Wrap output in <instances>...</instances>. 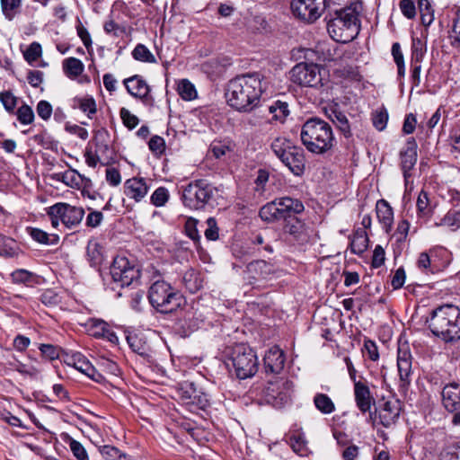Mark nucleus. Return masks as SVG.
Segmentation results:
<instances>
[{
	"instance_id": "f257e3e1",
	"label": "nucleus",
	"mask_w": 460,
	"mask_h": 460,
	"mask_svg": "<svg viewBox=\"0 0 460 460\" xmlns=\"http://www.w3.org/2000/svg\"><path fill=\"white\" fill-rule=\"evenodd\" d=\"M262 76L258 73L236 76L229 81L226 97L230 106L237 111H248L259 102L265 91Z\"/></svg>"
},
{
	"instance_id": "f03ea898",
	"label": "nucleus",
	"mask_w": 460,
	"mask_h": 460,
	"mask_svg": "<svg viewBox=\"0 0 460 460\" xmlns=\"http://www.w3.org/2000/svg\"><path fill=\"white\" fill-rule=\"evenodd\" d=\"M429 327L431 332L445 342L460 340V309L444 305L432 311Z\"/></svg>"
},
{
	"instance_id": "7ed1b4c3",
	"label": "nucleus",
	"mask_w": 460,
	"mask_h": 460,
	"mask_svg": "<svg viewBox=\"0 0 460 460\" xmlns=\"http://www.w3.org/2000/svg\"><path fill=\"white\" fill-rule=\"evenodd\" d=\"M300 137L305 148L316 155L329 151L334 143L332 127L319 118L308 119L303 124Z\"/></svg>"
},
{
	"instance_id": "20e7f679",
	"label": "nucleus",
	"mask_w": 460,
	"mask_h": 460,
	"mask_svg": "<svg viewBox=\"0 0 460 460\" xmlns=\"http://www.w3.org/2000/svg\"><path fill=\"white\" fill-rule=\"evenodd\" d=\"M232 366L236 376L246 379L253 376L258 370V358L252 348L243 343L230 349L227 366Z\"/></svg>"
},
{
	"instance_id": "39448f33",
	"label": "nucleus",
	"mask_w": 460,
	"mask_h": 460,
	"mask_svg": "<svg viewBox=\"0 0 460 460\" xmlns=\"http://www.w3.org/2000/svg\"><path fill=\"white\" fill-rule=\"evenodd\" d=\"M334 17L332 18L327 24V30L330 36L338 42H349L358 32L359 28V13L350 11L348 13L341 12L333 13Z\"/></svg>"
},
{
	"instance_id": "423d86ee",
	"label": "nucleus",
	"mask_w": 460,
	"mask_h": 460,
	"mask_svg": "<svg viewBox=\"0 0 460 460\" xmlns=\"http://www.w3.org/2000/svg\"><path fill=\"white\" fill-rule=\"evenodd\" d=\"M148 299L157 311L167 314L176 310L183 300L182 296L164 280H155L148 291Z\"/></svg>"
},
{
	"instance_id": "0eeeda50",
	"label": "nucleus",
	"mask_w": 460,
	"mask_h": 460,
	"mask_svg": "<svg viewBox=\"0 0 460 460\" xmlns=\"http://www.w3.org/2000/svg\"><path fill=\"white\" fill-rule=\"evenodd\" d=\"M217 189L205 180L190 182L182 191V202L185 207L198 210L202 209L215 197Z\"/></svg>"
},
{
	"instance_id": "6e6552de",
	"label": "nucleus",
	"mask_w": 460,
	"mask_h": 460,
	"mask_svg": "<svg viewBox=\"0 0 460 460\" xmlns=\"http://www.w3.org/2000/svg\"><path fill=\"white\" fill-rule=\"evenodd\" d=\"M292 392V382L283 377H276L268 381L261 391V395L267 403L281 408L290 401Z\"/></svg>"
},
{
	"instance_id": "1a4fd4ad",
	"label": "nucleus",
	"mask_w": 460,
	"mask_h": 460,
	"mask_svg": "<svg viewBox=\"0 0 460 460\" xmlns=\"http://www.w3.org/2000/svg\"><path fill=\"white\" fill-rule=\"evenodd\" d=\"M293 83L301 86L317 87L322 85V68L314 63H299L296 65L291 72Z\"/></svg>"
},
{
	"instance_id": "9d476101",
	"label": "nucleus",
	"mask_w": 460,
	"mask_h": 460,
	"mask_svg": "<svg viewBox=\"0 0 460 460\" xmlns=\"http://www.w3.org/2000/svg\"><path fill=\"white\" fill-rule=\"evenodd\" d=\"M326 6V0H292L290 4L294 16L308 23L320 18Z\"/></svg>"
},
{
	"instance_id": "9b49d317",
	"label": "nucleus",
	"mask_w": 460,
	"mask_h": 460,
	"mask_svg": "<svg viewBox=\"0 0 460 460\" xmlns=\"http://www.w3.org/2000/svg\"><path fill=\"white\" fill-rule=\"evenodd\" d=\"M111 275L114 282L126 287L137 278L138 271L126 257H116L111 267Z\"/></svg>"
},
{
	"instance_id": "f8f14e48",
	"label": "nucleus",
	"mask_w": 460,
	"mask_h": 460,
	"mask_svg": "<svg viewBox=\"0 0 460 460\" xmlns=\"http://www.w3.org/2000/svg\"><path fill=\"white\" fill-rule=\"evenodd\" d=\"M48 215L59 217L60 221L67 228H72L82 222L84 216V210L82 208L71 206L66 203H57L49 207Z\"/></svg>"
},
{
	"instance_id": "ddd939ff",
	"label": "nucleus",
	"mask_w": 460,
	"mask_h": 460,
	"mask_svg": "<svg viewBox=\"0 0 460 460\" xmlns=\"http://www.w3.org/2000/svg\"><path fill=\"white\" fill-rule=\"evenodd\" d=\"M444 408L453 413L452 424L460 426V384L450 383L441 392Z\"/></svg>"
},
{
	"instance_id": "4468645a",
	"label": "nucleus",
	"mask_w": 460,
	"mask_h": 460,
	"mask_svg": "<svg viewBox=\"0 0 460 460\" xmlns=\"http://www.w3.org/2000/svg\"><path fill=\"white\" fill-rule=\"evenodd\" d=\"M178 394L184 404L196 406L199 409H204L208 405L206 394L197 390L192 383L184 382L181 384Z\"/></svg>"
},
{
	"instance_id": "2eb2a0df",
	"label": "nucleus",
	"mask_w": 460,
	"mask_h": 460,
	"mask_svg": "<svg viewBox=\"0 0 460 460\" xmlns=\"http://www.w3.org/2000/svg\"><path fill=\"white\" fill-rule=\"evenodd\" d=\"M411 354L408 348H399L397 355V369L399 374L400 388L406 390L411 381Z\"/></svg>"
},
{
	"instance_id": "dca6fc26",
	"label": "nucleus",
	"mask_w": 460,
	"mask_h": 460,
	"mask_svg": "<svg viewBox=\"0 0 460 460\" xmlns=\"http://www.w3.org/2000/svg\"><path fill=\"white\" fill-rule=\"evenodd\" d=\"M280 161L296 176L303 174L305 168V157L304 150L292 146Z\"/></svg>"
},
{
	"instance_id": "f3484780",
	"label": "nucleus",
	"mask_w": 460,
	"mask_h": 460,
	"mask_svg": "<svg viewBox=\"0 0 460 460\" xmlns=\"http://www.w3.org/2000/svg\"><path fill=\"white\" fill-rule=\"evenodd\" d=\"M66 363L96 382H101L103 378L90 361L81 353L77 352L68 356L66 359Z\"/></svg>"
},
{
	"instance_id": "a211bd4d",
	"label": "nucleus",
	"mask_w": 460,
	"mask_h": 460,
	"mask_svg": "<svg viewBox=\"0 0 460 460\" xmlns=\"http://www.w3.org/2000/svg\"><path fill=\"white\" fill-rule=\"evenodd\" d=\"M274 264L264 260H257L250 262L246 267L248 278L252 280L267 279L276 272Z\"/></svg>"
},
{
	"instance_id": "6ab92c4d",
	"label": "nucleus",
	"mask_w": 460,
	"mask_h": 460,
	"mask_svg": "<svg viewBox=\"0 0 460 460\" xmlns=\"http://www.w3.org/2000/svg\"><path fill=\"white\" fill-rule=\"evenodd\" d=\"M354 397L357 407L362 413L369 411L375 402L370 389L365 381H355Z\"/></svg>"
},
{
	"instance_id": "aec40b11",
	"label": "nucleus",
	"mask_w": 460,
	"mask_h": 460,
	"mask_svg": "<svg viewBox=\"0 0 460 460\" xmlns=\"http://www.w3.org/2000/svg\"><path fill=\"white\" fill-rule=\"evenodd\" d=\"M264 367L267 373L279 374L285 365V356L282 349L278 346H273L266 352L264 356Z\"/></svg>"
},
{
	"instance_id": "412c9836",
	"label": "nucleus",
	"mask_w": 460,
	"mask_h": 460,
	"mask_svg": "<svg viewBox=\"0 0 460 460\" xmlns=\"http://www.w3.org/2000/svg\"><path fill=\"white\" fill-rule=\"evenodd\" d=\"M149 190L148 185L144 178L128 179L124 183L125 195L137 202L142 200L146 197Z\"/></svg>"
},
{
	"instance_id": "4be33fe9",
	"label": "nucleus",
	"mask_w": 460,
	"mask_h": 460,
	"mask_svg": "<svg viewBox=\"0 0 460 460\" xmlns=\"http://www.w3.org/2000/svg\"><path fill=\"white\" fill-rule=\"evenodd\" d=\"M417 162V143L413 137L407 140L405 148L401 152V165L404 177L413 168Z\"/></svg>"
},
{
	"instance_id": "5701e85b",
	"label": "nucleus",
	"mask_w": 460,
	"mask_h": 460,
	"mask_svg": "<svg viewBox=\"0 0 460 460\" xmlns=\"http://www.w3.org/2000/svg\"><path fill=\"white\" fill-rule=\"evenodd\" d=\"M128 93L135 98L145 99L150 92L147 83L140 75H133L124 80Z\"/></svg>"
},
{
	"instance_id": "b1692460",
	"label": "nucleus",
	"mask_w": 460,
	"mask_h": 460,
	"mask_svg": "<svg viewBox=\"0 0 460 460\" xmlns=\"http://www.w3.org/2000/svg\"><path fill=\"white\" fill-rule=\"evenodd\" d=\"M400 410L398 401H386L379 411V419L383 426L388 428L394 424L400 415Z\"/></svg>"
},
{
	"instance_id": "393cba45",
	"label": "nucleus",
	"mask_w": 460,
	"mask_h": 460,
	"mask_svg": "<svg viewBox=\"0 0 460 460\" xmlns=\"http://www.w3.org/2000/svg\"><path fill=\"white\" fill-rule=\"evenodd\" d=\"M279 211L282 217V219H287L289 217H295L294 215L299 214L304 210L303 203L298 200L289 197H283L277 199Z\"/></svg>"
},
{
	"instance_id": "a878e982",
	"label": "nucleus",
	"mask_w": 460,
	"mask_h": 460,
	"mask_svg": "<svg viewBox=\"0 0 460 460\" xmlns=\"http://www.w3.org/2000/svg\"><path fill=\"white\" fill-rule=\"evenodd\" d=\"M56 179L61 181L66 186L71 188L79 189L84 181H85V185L90 182L88 178H85L82 174H80L76 170L71 169L67 170L63 173H58L56 175Z\"/></svg>"
},
{
	"instance_id": "bb28decb",
	"label": "nucleus",
	"mask_w": 460,
	"mask_h": 460,
	"mask_svg": "<svg viewBox=\"0 0 460 460\" xmlns=\"http://www.w3.org/2000/svg\"><path fill=\"white\" fill-rule=\"evenodd\" d=\"M328 117L345 137L349 138L351 137L350 124L347 116L342 111L332 109Z\"/></svg>"
},
{
	"instance_id": "cd10ccee",
	"label": "nucleus",
	"mask_w": 460,
	"mask_h": 460,
	"mask_svg": "<svg viewBox=\"0 0 460 460\" xmlns=\"http://www.w3.org/2000/svg\"><path fill=\"white\" fill-rule=\"evenodd\" d=\"M128 343L132 350L141 357L146 358L148 361L152 359V351L150 347L137 334L128 335L127 337Z\"/></svg>"
},
{
	"instance_id": "c85d7f7f",
	"label": "nucleus",
	"mask_w": 460,
	"mask_h": 460,
	"mask_svg": "<svg viewBox=\"0 0 460 460\" xmlns=\"http://www.w3.org/2000/svg\"><path fill=\"white\" fill-rule=\"evenodd\" d=\"M328 6L333 13H340V11L360 13L361 11L359 0H329Z\"/></svg>"
},
{
	"instance_id": "c756f323",
	"label": "nucleus",
	"mask_w": 460,
	"mask_h": 460,
	"mask_svg": "<svg viewBox=\"0 0 460 460\" xmlns=\"http://www.w3.org/2000/svg\"><path fill=\"white\" fill-rule=\"evenodd\" d=\"M376 216L383 226L388 229L391 227L394 219V212L387 201L381 199L376 203Z\"/></svg>"
},
{
	"instance_id": "7c9ffc66",
	"label": "nucleus",
	"mask_w": 460,
	"mask_h": 460,
	"mask_svg": "<svg viewBox=\"0 0 460 460\" xmlns=\"http://www.w3.org/2000/svg\"><path fill=\"white\" fill-rule=\"evenodd\" d=\"M73 107L80 109L84 113H86L89 119L93 118L97 111L95 100L89 95L84 97H75L73 99Z\"/></svg>"
},
{
	"instance_id": "2f4dec72",
	"label": "nucleus",
	"mask_w": 460,
	"mask_h": 460,
	"mask_svg": "<svg viewBox=\"0 0 460 460\" xmlns=\"http://www.w3.org/2000/svg\"><path fill=\"white\" fill-rule=\"evenodd\" d=\"M368 237L365 230L358 229L350 242V251L354 254H362L367 248Z\"/></svg>"
},
{
	"instance_id": "473e14b6",
	"label": "nucleus",
	"mask_w": 460,
	"mask_h": 460,
	"mask_svg": "<svg viewBox=\"0 0 460 460\" xmlns=\"http://www.w3.org/2000/svg\"><path fill=\"white\" fill-rule=\"evenodd\" d=\"M29 235L37 243L44 245L55 244L58 241V235H50L47 232L37 227H27Z\"/></svg>"
},
{
	"instance_id": "72a5a7b5",
	"label": "nucleus",
	"mask_w": 460,
	"mask_h": 460,
	"mask_svg": "<svg viewBox=\"0 0 460 460\" xmlns=\"http://www.w3.org/2000/svg\"><path fill=\"white\" fill-rule=\"evenodd\" d=\"M277 199L264 205L259 212L261 218L266 222L282 219Z\"/></svg>"
},
{
	"instance_id": "f704fd0d",
	"label": "nucleus",
	"mask_w": 460,
	"mask_h": 460,
	"mask_svg": "<svg viewBox=\"0 0 460 460\" xmlns=\"http://www.w3.org/2000/svg\"><path fill=\"white\" fill-rule=\"evenodd\" d=\"M285 220L284 234H289L294 240H298L304 231V224L296 217H289Z\"/></svg>"
},
{
	"instance_id": "c9c22d12",
	"label": "nucleus",
	"mask_w": 460,
	"mask_h": 460,
	"mask_svg": "<svg viewBox=\"0 0 460 460\" xmlns=\"http://www.w3.org/2000/svg\"><path fill=\"white\" fill-rule=\"evenodd\" d=\"M182 282L190 293H196L202 288V280L199 278V274L192 269L188 270L183 274Z\"/></svg>"
},
{
	"instance_id": "e433bc0d",
	"label": "nucleus",
	"mask_w": 460,
	"mask_h": 460,
	"mask_svg": "<svg viewBox=\"0 0 460 460\" xmlns=\"http://www.w3.org/2000/svg\"><path fill=\"white\" fill-rule=\"evenodd\" d=\"M84 66L83 62L75 58H68L63 62V69L66 75L70 78H75L84 72Z\"/></svg>"
},
{
	"instance_id": "4c0bfd02",
	"label": "nucleus",
	"mask_w": 460,
	"mask_h": 460,
	"mask_svg": "<svg viewBox=\"0 0 460 460\" xmlns=\"http://www.w3.org/2000/svg\"><path fill=\"white\" fill-rule=\"evenodd\" d=\"M269 112L272 115V120L284 122L289 114L288 105L285 102L276 101L273 104L270 105Z\"/></svg>"
},
{
	"instance_id": "58836bf2",
	"label": "nucleus",
	"mask_w": 460,
	"mask_h": 460,
	"mask_svg": "<svg viewBox=\"0 0 460 460\" xmlns=\"http://www.w3.org/2000/svg\"><path fill=\"white\" fill-rule=\"evenodd\" d=\"M314 403L317 410L323 414H330L335 411V405L332 399L324 394H316Z\"/></svg>"
},
{
	"instance_id": "ea45409f",
	"label": "nucleus",
	"mask_w": 460,
	"mask_h": 460,
	"mask_svg": "<svg viewBox=\"0 0 460 460\" xmlns=\"http://www.w3.org/2000/svg\"><path fill=\"white\" fill-rule=\"evenodd\" d=\"M179 95L185 101H192L197 97V91L193 84L188 79H181L177 85Z\"/></svg>"
},
{
	"instance_id": "a19ab883",
	"label": "nucleus",
	"mask_w": 460,
	"mask_h": 460,
	"mask_svg": "<svg viewBox=\"0 0 460 460\" xmlns=\"http://www.w3.org/2000/svg\"><path fill=\"white\" fill-rule=\"evenodd\" d=\"M22 0H1L3 13L9 21L13 20L20 13Z\"/></svg>"
},
{
	"instance_id": "79ce46f5",
	"label": "nucleus",
	"mask_w": 460,
	"mask_h": 460,
	"mask_svg": "<svg viewBox=\"0 0 460 460\" xmlns=\"http://www.w3.org/2000/svg\"><path fill=\"white\" fill-rule=\"evenodd\" d=\"M17 251L18 246L13 239L0 234V256L13 257Z\"/></svg>"
},
{
	"instance_id": "37998d69",
	"label": "nucleus",
	"mask_w": 460,
	"mask_h": 460,
	"mask_svg": "<svg viewBox=\"0 0 460 460\" xmlns=\"http://www.w3.org/2000/svg\"><path fill=\"white\" fill-rule=\"evenodd\" d=\"M419 10L421 23L428 27L434 21V11L429 0H419Z\"/></svg>"
},
{
	"instance_id": "c03bdc74",
	"label": "nucleus",
	"mask_w": 460,
	"mask_h": 460,
	"mask_svg": "<svg viewBox=\"0 0 460 460\" xmlns=\"http://www.w3.org/2000/svg\"><path fill=\"white\" fill-rule=\"evenodd\" d=\"M86 252L92 265L96 266L102 263L103 259L102 248L98 243L89 242Z\"/></svg>"
},
{
	"instance_id": "a18cd8bd",
	"label": "nucleus",
	"mask_w": 460,
	"mask_h": 460,
	"mask_svg": "<svg viewBox=\"0 0 460 460\" xmlns=\"http://www.w3.org/2000/svg\"><path fill=\"white\" fill-rule=\"evenodd\" d=\"M450 43L454 48L460 49V9L456 10L449 31Z\"/></svg>"
},
{
	"instance_id": "49530a36",
	"label": "nucleus",
	"mask_w": 460,
	"mask_h": 460,
	"mask_svg": "<svg viewBox=\"0 0 460 460\" xmlns=\"http://www.w3.org/2000/svg\"><path fill=\"white\" fill-rule=\"evenodd\" d=\"M437 226H447L452 231L460 228V211H448Z\"/></svg>"
},
{
	"instance_id": "de8ad7c7",
	"label": "nucleus",
	"mask_w": 460,
	"mask_h": 460,
	"mask_svg": "<svg viewBox=\"0 0 460 460\" xmlns=\"http://www.w3.org/2000/svg\"><path fill=\"white\" fill-rule=\"evenodd\" d=\"M132 56L137 61L146 63L156 62L155 56L144 44H137L132 51Z\"/></svg>"
},
{
	"instance_id": "09e8293b",
	"label": "nucleus",
	"mask_w": 460,
	"mask_h": 460,
	"mask_svg": "<svg viewBox=\"0 0 460 460\" xmlns=\"http://www.w3.org/2000/svg\"><path fill=\"white\" fill-rule=\"evenodd\" d=\"M41 45L36 41L31 43L23 51V58L30 65H32L35 61H37L41 57Z\"/></svg>"
},
{
	"instance_id": "8fccbe9b",
	"label": "nucleus",
	"mask_w": 460,
	"mask_h": 460,
	"mask_svg": "<svg viewBox=\"0 0 460 460\" xmlns=\"http://www.w3.org/2000/svg\"><path fill=\"white\" fill-rule=\"evenodd\" d=\"M426 53V46L419 38H413L411 43V63H420Z\"/></svg>"
},
{
	"instance_id": "3c124183",
	"label": "nucleus",
	"mask_w": 460,
	"mask_h": 460,
	"mask_svg": "<svg viewBox=\"0 0 460 460\" xmlns=\"http://www.w3.org/2000/svg\"><path fill=\"white\" fill-rule=\"evenodd\" d=\"M292 146L293 145L289 140L277 137L271 144V149L276 156L280 160L287 154V150H289Z\"/></svg>"
},
{
	"instance_id": "603ef678",
	"label": "nucleus",
	"mask_w": 460,
	"mask_h": 460,
	"mask_svg": "<svg viewBox=\"0 0 460 460\" xmlns=\"http://www.w3.org/2000/svg\"><path fill=\"white\" fill-rule=\"evenodd\" d=\"M34 275L32 272L19 269L11 273V279L13 283L30 285L33 280Z\"/></svg>"
},
{
	"instance_id": "864d4df0",
	"label": "nucleus",
	"mask_w": 460,
	"mask_h": 460,
	"mask_svg": "<svg viewBox=\"0 0 460 460\" xmlns=\"http://www.w3.org/2000/svg\"><path fill=\"white\" fill-rule=\"evenodd\" d=\"M169 191L165 187L157 188L151 195V203L155 207H163L169 199Z\"/></svg>"
},
{
	"instance_id": "5fc2aeb1",
	"label": "nucleus",
	"mask_w": 460,
	"mask_h": 460,
	"mask_svg": "<svg viewBox=\"0 0 460 460\" xmlns=\"http://www.w3.org/2000/svg\"><path fill=\"white\" fill-rule=\"evenodd\" d=\"M96 150L93 152L92 149L87 148L84 153L85 163L90 167H96L100 162V134L96 137Z\"/></svg>"
},
{
	"instance_id": "6e6d98bb",
	"label": "nucleus",
	"mask_w": 460,
	"mask_h": 460,
	"mask_svg": "<svg viewBox=\"0 0 460 460\" xmlns=\"http://www.w3.org/2000/svg\"><path fill=\"white\" fill-rule=\"evenodd\" d=\"M100 452L105 460H124L125 455L117 447L105 445L100 448Z\"/></svg>"
},
{
	"instance_id": "4d7b16f0",
	"label": "nucleus",
	"mask_w": 460,
	"mask_h": 460,
	"mask_svg": "<svg viewBox=\"0 0 460 460\" xmlns=\"http://www.w3.org/2000/svg\"><path fill=\"white\" fill-rule=\"evenodd\" d=\"M0 102L6 111L13 113L17 105L18 99L10 91L0 93Z\"/></svg>"
},
{
	"instance_id": "13d9d810",
	"label": "nucleus",
	"mask_w": 460,
	"mask_h": 460,
	"mask_svg": "<svg viewBox=\"0 0 460 460\" xmlns=\"http://www.w3.org/2000/svg\"><path fill=\"white\" fill-rule=\"evenodd\" d=\"M18 120L23 125L31 124L34 119V113L32 109L27 105H22L16 112Z\"/></svg>"
},
{
	"instance_id": "bf43d9fd",
	"label": "nucleus",
	"mask_w": 460,
	"mask_h": 460,
	"mask_svg": "<svg viewBox=\"0 0 460 460\" xmlns=\"http://www.w3.org/2000/svg\"><path fill=\"white\" fill-rule=\"evenodd\" d=\"M373 125L375 128L382 131L385 128L387 121H388V113L387 111L384 108L376 111L373 114Z\"/></svg>"
},
{
	"instance_id": "052dcab7",
	"label": "nucleus",
	"mask_w": 460,
	"mask_h": 460,
	"mask_svg": "<svg viewBox=\"0 0 460 460\" xmlns=\"http://www.w3.org/2000/svg\"><path fill=\"white\" fill-rule=\"evenodd\" d=\"M207 228L204 232L206 238L209 241H216L218 239V227L217 220L214 217H208L206 221Z\"/></svg>"
},
{
	"instance_id": "680f3d73",
	"label": "nucleus",
	"mask_w": 460,
	"mask_h": 460,
	"mask_svg": "<svg viewBox=\"0 0 460 460\" xmlns=\"http://www.w3.org/2000/svg\"><path fill=\"white\" fill-rule=\"evenodd\" d=\"M119 114L123 121V124L129 129H133L137 126L139 122L138 118L136 115L132 114L128 109L121 108Z\"/></svg>"
},
{
	"instance_id": "e2e57ef3",
	"label": "nucleus",
	"mask_w": 460,
	"mask_h": 460,
	"mask_svg": "<svg viewBox=\"0 0 460 460\" xmlns=\"http://www.w3.org/2000/svg\"><path fill=\"white\" fill-rule=\"evenodd\" d=\"M416 206L420 216H427L429 213V200L426 191L422 190L419 194Z\"/></svg>"
},
{
	"instance_id": "0e129e2a",
	"label": "nucleus",
	"mask_w": 460,
	"mask_h": 460,
	"mask_svg": "<svg viewBox=\"0 0 460 460\" xmlns=\"http://www.w3.org/2000/svg\"><path fill=\"white\" fill-rule=\"evenodd\" d=\"M108 324L102 320L94 319L91 321L92 335L97 338H102L108 330Z\"/></svg>"
},
{
	"instance_id": "69168bd1",
	"label": "nucleus",
	"mask_w": 460,
	"mask_h": 460,
	"mask_svg": "<svg viewBox=\"0 0 460 460\" xmlns=\"http://www.w3.org/2000/svg\"><path fill=\"white\" fill-rule=\"evenodd\" d=\"M417 265L419 269L425 270L426 272H434L436 270L428 252L420 253Z\"/></svg>"
},
{
	"instance_id": "338daca9",
	"label": "nucleus",
	"mask_w": 460,
	"mask_h": 460,
	"mask_svg": "<svg viewBox=\"0 0 460 460\" xmlns=\"http://www.w3.org/2000/svg\"><path fill=\"white\" fill-rule=\"evenodd\" d=\"M149 149L156 155H162L165 150V142L162 137L154 136L148 143Z\"/></svg>"
},
{
	"instance_id": "774afa93",
	"label": "nucleus",
	"mask_w": 460,
	"mask_h": 460,
	"mask_svg": "<svg viewBox=\"0 0 460 460\" xmlns=\"http://www.w3.org/2000/svg\"><path fill=\"white\" fill-rule=\"evenodd\" d=\"M402 14L408 19H412L416 15V7L411 0H401L399 4Z\"/></svg>"
}]
</instances>
